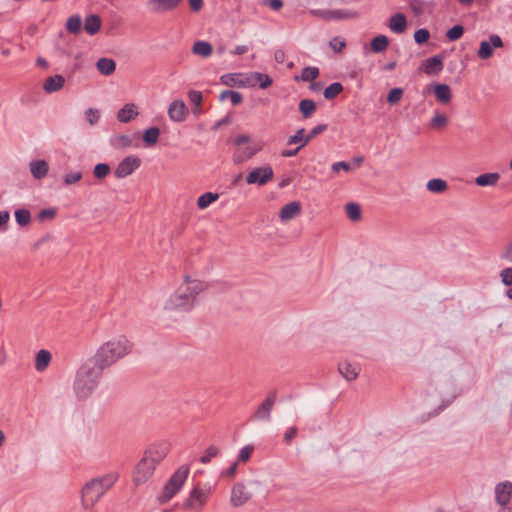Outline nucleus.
<instances>
[{"mask_svg": "<svg viewBox=\"0 0 512 512\" xmlns=\"http://www.w3.org/2000/svg\"><path fill=\"white\" fill-rule=\"evenodd\" d=\"M500 178L498 173H484L476 177L475 183L478 186H494Z\"/></svg>", "mask_w": 512, "mask_h": 512, "instance_id": "2f4dec72", "label": "nucleus"}, {"mask_svg": "<svg viewBox=\"0 0 512 512\" xmlns=\"http://www.w3.org/2000/svg\"><path fill=\"white\" fill-rule=\"evenodd\" d=\"M338 371L346 380L352 381L358 377L360 368L357 365L343 361L339 363Z\"/></svg>", "mask_w": 512, "mask_h": 512, "instance_id": "aec40b11", "label": "nucleus"}, {"mask_svg": "<svg viewBox=\"0 0 512 512\" xmlns=\"http://www.w3.org/2000/svg\"><path fill=\"white\" fill-rule=\"evenodd\" d=\"M274 171L270 165L254 168L246 176L248 184L263 186L273 179Z\"/></svg>", "mask_w": 512, "mask_h": 512, "instance_id": "0eeeda50", "label": "nucleus"}, {"mask_svg": "<svg viewBox=\"0 0 512 512\" xmlns=\"http://www.w3.org/2000/svg\"><path fill=\"white\" fill-rule=\"evenodd\" d=\"M316 110V104L311 99H302L299 103V111L301 112L302 116L307 119L311 117V115Z\"/></svg>", "mask_w": 512, "mask_h": 512, "instance_id": "c9c22d12", "label": "nucleus"}, {"mask_svg": "<svg viewBox=\"0 0 512 512\" xmlns=\"http://www.w3.org/2000/svg\"><path fill=\"white\" fill-rule=\"evenodd\" d=\"M332 171L339 172L340 170H344L346 172L351 170V165L345 161H339L332 164Z\"/></svg>", "mask_w": 512, "mask_h": 512, "instance_id": "e2e57ef3", "label": "nucleus"}, {"mask_svg": "<svg viewBox=\"0 0 512 512\" xmlns=\"http://www.w3.org/2000/svg\"><path fill=\"white\" fill-rule=\"evenodd\" d=\"M86 120L90 125H96L100 119V114L97 109L89 108L85 111Z\"/></svg>", "mask_w": 512, "mask_h": 512, "instance_id": "8fccbe9b", "label": "nucleus"}, {"mask_svg": "<svg viewBox=\"0 0 512 512\" xmlns=\"http://www.w3.org/2000/svg\"><path fill=\"white\" fill-rule=\"evenodd\" d=\"M96 67L101 74L109 76L115 72L116 62L111 58L103 57L97 61Z\"/></svg>", "mask_w": 512, "mask_h": 512, "instance_id": "bb28decb", "label": "nucleus"}, {"mask_svg": "<svg viewBox=\"0 0 512 512\" xmlns=\"http://www.w3.org/2000/svg\"><path fill=\"white\" fill-rule=\"evenodd\" d=\"M346 214L352 221H357L361 218V208L357 203L350 202L345 206Z\"/></svg>", "mask_w": 512, "mask_h": 512, "instance_id": "a19ab883", "label": "nucleus"}, {"mask_svg": "<svg viewBox=\"0 0 512 512\" xmlns=\"http://www.w3.org/2000/svg\"><path fill=\"white\" fill-rule=\"evenodd\" d=\"M104 370L93 357L78 369L74 381V391L78 398H86L94 391Z\"/></svg>", "mask_w": 512, "mask_h": 512, "instance_id": "f03ea898", "label": "nucleus"}, {"mask_svg": "<svg viewBox=\"0 0 512 512\" xmlns=\"http://www.w3.org/2000/svg\"><path fill=\"white\" fill-rule=\"evenodd\" d=\"M423 71L427 75H438L443 70V57L441 55H434L426 59L423 64Z\"/></svg>", "mask_w": 512, "mask_h": 512, "instance_id": "f3484780", "label": "nucleus"}, {"mask_svg": "<svg viewBox=\"0 0 512 512\" xmlns=\"http://www.w3.org/2000/svg\"><path fill=\"white\" fill-rule=\"evenodd\" d=\"M463 33H464L463 26L460 24H457V25H454L452 28H450L446 32V37L449 41H456L462 37Z\"/></svg>", "mask_w": 512, "mask_h": 512, "instance_id": "a18cd8bd", "label": "nucleus"}, {"mask_svg": "<svg viewBox=\"0 0 512 512\" xmlns=\"http://www.w3.org/2000/svg\"><path fill=\"white\" fill-rule=\"evenodd\" d=\"M238 462H234L228 469L221 472V476L234 478L237 472Z\"/></svg>", "mask_w": 512, "mask_h": 512, "instance_id": "0e129e2a", "label": "nucleus"}, {"mask_svg": "<svg viewBox=\"0 0 512 512\" xmlns=\"http://www.w3.org/2000/svg\"><path fill=\"white\" fill-rule=\"evenodd\" d=\"M207 498L208 492L199 487H194L183 502V508L186 510L199 511L205 505Z\"/></svg>", "mask_w": 512, "mask_h": 512, "instance_id": "6e6552de", "label": "nucleus"}, {"mask_svg": "<svg viewBox=\"0 0 512 512\" xmlns=\"http://www.w3.org/2000/svg\"><path fill=\"white\" fill-rule=\"evenodd\" d=\"M167 453L168 445L165 443L148 448L133 472L134 483L136 485L144 484L153 475L156 466L166 457Z\"/></svg>", "mask_w": 512, "mask_h": 512, "instance_id": "20e7f679", "label": "nucleus"}, {"mask_svg": "<svg viewBox=\"0 0 512 512\" xmlns=\"http://www.w3.org/2000/svg\"><path fill=\"white\" fill-rule=\"evenodd\" d=\"M407 27L406 16L403 13H396L390 18L389 28L396 34H401Z\"/></svg>", "mask_w": 512, "mask_h": 512, "instance_id": "5701e85b", "label": "nucleus"}, {"mask_svg": "<svg viewBox=\"0 0 512 512\" xmlns=\"http://www.w3.org/2000/svg\"><path fill=\"white\" fill-rule=\"evenodd\" d=\"M219 199V194L214 192H206L200 195L197 199V206L199 209H206L213 202Z\"/></svg>", "mask_w": 512, "mask_h": 512, "instance_id": "72a5a7b5", "label": "nucleus"}, {"mask_svg": "<svg viewBox=\"0 0 512 512\" xmlns=\"http://www.w3.org/2000/svg\"><path fill=\"white\" fill-rule=\"evenodd\" d=\"M500 258L512 263V240L505 246Z\"/></svg>", "mask_w": 512, "mask_h": 512, "instance_id": "680f3d73", "label": "nucleus"}, {"mask_svg": "<svg viewBox=\"0 0 512 512\" xmlns=\"http://www.w3.org/2000/svg\"><path fill=\"white\" fill-rule=\"evenodd\" d=\"M260 148L254 146H247L234 154V162L237 164L243 163L252 158Z\"/></svg>", "mask_w": 512, "mask_h": 512, "instance_id": "7c9ffc66", "label": "nucleus"}, {"mask_svg": "<svg viewBox=\"0 0 512 512\" xmlns=\"http://www.w3.org/2000/svg\"><path fill=\"white\" fill-rule=\"evenodd\" d=\"M218 454L219 449L216 446L211 445L205 450L204 454L201 456L200 462L203 464H208L212 460V458L216 457Z\"/></svg>", "mask_w": 512, "mask_h": 512, "instance_id": "49530a36", "label": "nucleus"}, {"mask_svg": "<svg viewBox=\"0 0 512 512\" xmlns=\"http://www.w3.org/2000/svg\"><path fill=\"white\" fill-rule=\"evenodd\" d=\"M494 493L495 502L504 509L508 508L507 505L512 499V482H499L495 486Z\"/></svg>", "mask_w": 512, "mask_h": 512, "instance_id": "9b49d317", "label": "nucleus"}, {"mask_svg": "<svg viewBox=\"0 0 512 512\" xmlns=\"http://www.w3.org/2000/svg\"><path fill=\"white\" fill-rule=\"evenodd\" d=\"M110 166L106 163H98L93 169V174L97 179H104L110 173Z\"/></svg>", "mask_w": 512, "mask_h": 512, "instance_id": "c03bdc74", "label": "nucleus"}, {"mask_svg": "<svg viewBox=\"0 0 512 512\" xmlns=\"http://www.w3.org/2000/svg\"><path fill=\"white\" fill-rule=\"evenodd\" d=\"M190 8L193 12H198L203 7V0H188Z\"/></svg>", "mask_w": 512, "mask_h": 512, "instance_id": "774afa93", "label": "nucleus"}, {"mask_svg": "<svg viewBox=\"0 0 512 512\" xmlns=\"http://www.w3.org/2000/svg\"><path fill=\"white\" fill-rule=\"evenodd\" d=\"M426 188L428 191L432 193H443L447 190L448 184L445 180L440 178H433L429 180L426 184Z\"/></svg>", "mask_w": 512, "mask_h": 512, "instance_id": "473e14b6", "label": "nucleus"}, {"mask_svg": "<svg viewBox=\"0 0 512 512\" xmlns=\"http://www.w3.org/2000/svg\"><path fill=\"white\" fill-rule=\"evenodd\" d=\"M343 85L340 82H334L327 86L323 92L326 100H332L343 91Z\"/></svg>", "mask_w": 512, "mask_h": 512, "instance_id": "4c0bfd02", "label": "nucleus"}, {"mask_svg": "<svg viewBox=\"0 0 512 512\" xmlns=\"http://www.w3.org/2000/svg\"><path fill=\"white\" fill-rule=\"evenodd\" d=\"M304 132H305L304 128L298 129L294 135L289 137L287 144L288 145L297 144V143L301 144L305 139Z\"/></svg>", "mask_w": 512, "mask_h": 512, "instance_id": "5fc2aeb1", "label": "nucleus"}, {"mask_svg": "<svg viewBox=\"0 0 512 512\" xmlns=\"http://www.w3.org/2000/svg\"><path fill=\"white\" fill-rule=\"evenodd\" d=\"M433 88L436 100L441 104H447L452 99L451 88L447 84L435 83L430 85Z\"/></svg>", "mask_w": 512, "mask_h": 512, "instance_id": "a211bd4d", "label": "nucleus"}, {"mask_svg": "<svg viewBox=\"0 0 512 512\" xmlns=\"http://www.w3.org/2000/svg\"><path fill=\"white\" fill-rule=\"evenodd\" d=\"M207 289V284L180 285L166 300L164 309L172 312H189L197 304L198 295Z\"/></svg>", "mask_w": 512, "mask_h": 512, "instance_id": "7ed1b4c3", "label": "nucleus"}, {"mask_svg": "<svg viewBox=\"0 0 512 512\" xmlns=\"http://www.w3.org/2000/svg\"><path fill=\"white\" fill-rule=\"evenodd\" d=\"M500 277L505 286H512V267H507L501 270Z\"/></svg>", "mask_w": 512, "mask_h": 512, "instance_id": "864d4df0", "label": "nucleus"}, {"mask_svg": "<svg viewBox=\"0 0 512 512\" xmlns=\"http://www.w3.org/2000/svg\"><path fill=\"white\" fill-rule=\"evenodd\" d=\"M448 122L447 117L444 114L436 113V115L431 119L430 125L434 128L444 127Z\"/></svg>", "mask_w": 512, "mask_h": 512, "instance_id": "3c124183", "label": "nucleus"}, {"mask_svg": "<svg viewBox=\"0 0 512 512\" xmlns=\"http://www.w3.org/2000/svg\"><path fill=\"white\" fill-rule=\"evenodd\" d=\"M160 136V129L156 126L149 127L143 132L142 140L146 147H152L157 144Z\"/></svg>", "mask_w": 512, "mask_h": 512, "instance_id": "c85d7f7f", "label": "nucleus"}, {"mask_svg": "<svg viewBox=\"0 0 512 512\" xmlns=\"http://www.w3.org/2000/svg\"><path fill=\"white\" fill-rule=\"evenodd\" d=\"M503 45V41L499 35L491 34L489 41H482L480 43L477 56L483 60L489 59L493 55V48H502Z\"/></svg>", "mask_w": 512, "mask_h": 512, "instance_id": "f8f14e48", "label": "nucleus"}, {"mask_svg": "<svg viewBox=\"0 0 512 512\" xmlns=\"http://www.w3.org/2000/svg\"><path fill=\"white\" fill-rule=\"evenodd\" d=\"M328 128L327 124H319L315 126L310 132L305 136L304 141L301 143V146H306L314 137L323 133Z\"/></svg>", "mask_w": 512, "mask_h": 512, "instance_id": "79ce46f5", "label": "nucleus"}, {"mask_svg": "<svg viewBox=\"0 0 512 512\" xmlns=\"http://www.w3.org/2000/svg\"><path fill=\"white\" fill-rule=\"evenodd\" d=\"M133 343L124 335H120L103 343L93 358L101 367L107 369L132 352Z\"/></svg>", "mask_w": 512, "mask_h": 512, "instance_id": "f257e3e1", "label": "nucleus"}, {"mask_svg": "<svg viewBox=\"0 0 512 512\" xmlns=\"http://www.w3.org/2000/svg\"><path fill=\"white\" fill-rule=\"evenodd\" d=\"M329 46L335 52H341L342 49L346 46V42L344 40L339 39L338 37H335L329 42Z\"/></svg>", "mask_w": 512, "mask_h": 512, "instance_id": "bf43d9fd", "label": "nucleus"}, {"mask_svg": "<svg viewBox=\"0 0 512 512\" xmlns=\"http://www.w3.org/2000/svg\"><path fill=\"white\" fill-rule=\"evenodd\" d=\"M388 45H389V39L385 35H378V36L374 37L370 43L371 50L374 53H380V52L386 50Z\"/></svg>", "mask_w": 512, "mask_h": 512, "instance_id": "f704fd0d", "label": "nucleus"}, {"mask_svg": "<svg viewBox=\"0 0 512 512\" xmlns=\"http://www.w3.org/2000/svg\"><path fill=\"white\" fill-rule=\"evenodd\" d=\"M220 81L223 85L229 87H252V80L250 79V73H227L220 77Z\"/></svg>", "mask_w": 512, "mask_h": 512, "instance_id": "ddd939ff", "label": "nucleus"}, {"mask_svg": "<svg viewBox=\"0 0 512 512\" xmlns=\"http://www.w3.org/2000/svg\"><path fill=\"white\" fill-rule=\"evenodd\" d=\"M133 137L129 136V135H125V134H122V135H119L117 137V141L123 146V147H130L132 146L133 144Z\"/></svg>", "mask_w": 512, "mask_h": 512, "instance_id": "69168bd1", "label": "nucleus"}, {"mask_svg": "<svg viewBox=\"0 0 512 512\" xmlns=\"http://www.w3.org/2000/svg\"><path fill=\"white\" fill-rule=\"evenodd\" d=\"M51 353L48 350L41 349L36 353L35 368L38 372H43L47 369L51 362Z\"/></svg>", "mask_w": 512, "mask_h": 512, "instance_id": "a878e982", "label": "nucleus"}, {"mask_svg": "<svg viewBox=\"0 0 512 512\" xmlns=\"http://www.w3.org/2000/svg\"><path fill=\"white\" fill-rule=\"evenodd\" d=\"M251 496L246 486L242 482H237L232 487L230 503L233 507H240L246 504Z\"/></svg>", "mask_w": 512, "mask_h": 512, "instance_id": "4468645a", "label": "nucleus"}, {"mask_svg": "<svg viewBox=\"0 0 512 512\" xmlns=\"http://www.w3.org/2000/svg\"><path fill=\"white\" fill-rule=\"evenodd\" d=\"M141 165V160L136 156L125 157L114 170L116 178L122 179L131 175Z\"/></svg>", "mask_w": 512, "mask_h": 512, "instance_id": "1a4fd4ad", "label": "nucleus"}, {"mask_svg": "<svg viewBox=\"0 0 512 512\" xmlns=\"http://www.w3.org/2000/svg\"><path fill=\"white\" fill-rule=\"evenodd\" d=\"M189 467L188 466H180L173 475L169 478L167 483L163 488L162 494L159 496L158 500L161 504L167 503L171 500L183 487L188 475H189Z\"/></svg>", "mask_w": 512, "mask_h": 512, "instance_id": "423d86ee", "label": "nucleus"}, {"mask_svg": "<svg viewBox=\"0 0 512 512\" xmlns=\"http://www.w3.org/2000/svg\"><path fill=\"white\" fill-rule=\"evenodd\" d=\"M297 432H298L297 427H295V426L289 427L284 433V442L287 445H290L291 441L296 437Z\"/></svg>", "mask_w": 512, "mask_h": 512, "instance_id": "052dcab7", "label": "nucleus"}, {"mask_svg": "<svg viewBox=\"0 0 512 512\" xmlns=\"http://www.w3.org/2000/svg\"><path fill=\"white\" fill-rule=\"evenodd\" d=\"M14 215H15V220L19 226H22V227L26 226L31 221V213L29 210H27L25 208L17 209L15 211Z\"/></svg>", "mask_w": 512, "mask_h": 512, "instance_id": "ea45409f", "label": "nucleus"}, {"mask_svg": "<svg viewBox=\"0 0 512 512\" xmlns=\"http://www.w3.org/2000/svg\"><path fill=\"white\" fill-rule=\"evenodd\" d=\"M82 179V173L81 172H73V173H69V174H66L64 176V183L65 185H72L78 181H80Z\"/></svg>", "mask_w": 512, "mask_h": 512, "instance_id": "4d7b16f0", "label": "nucleus"}, {"mask_svg": "<svg viewBox=\"0 0 512 512\" xmlns=\"http://www.w3.org/2000/svg\"><path fill=\"white\" fill-rule=\"evenodd\" d=\"M116 477L106 475L101 478L92 479L82 489V504L85 508H91L114 484Z\"/></svg>", "mask_w": 512, "mask_h": 512, "instance_id": "39448f33", "label": "nucleus"}, {"mask_svg": "<svg viewBox=\"0 0 512 512\" xmlns=\"http://www.w3.org/2000/svg\"><path fill=\"white\" fill-rule=\"evenodd\" d=\"M253 451H254L253 445L244 446L239 452L238 461L247 462L251 458Z\"/></svg>", "mask_w": 512, "mask_h": 512, "instance_id": "603ef678", "label": "nucleus"}, {"mask_svg": "<svg viewBox=\"0 0 512 512\" xmlns=\"http://www.w3.org/2000/svg\"><path fill=\"white\" fill-rule=\"evenodd\" d=\"M65 83V78L62 75H54L48 77L43 85V89L47 93H53L59 91Z\"/></svg>", "mask_w": 512, "mask_h": 512, "instance_id": "4be33fe9", "label": "nucleus"}, {"mask_svg": "<svg viewBox=\"0 0 512 512\" xmlns=\"http://www.w3.org/2000/svg\"><path fill=\"white\" fill-rule=\"evenodd\" d=\"M192 52L195 55H199L203 58H208L213 53V47L207 41L198 40L193 44Z\"/></svg>", "mask_w": 512, "mask_h": 512, "instance_id": "cd10ccee", "label": "nucleus"}, {"mask_svg": "<svg viewBox=\"0 0 512 512\" xmlns=\"http://www.w3.org/2000/svg\"><path fill=\"white\" fill-rule=\"evenodd\" d=\"M301 212V204L298 201L290 202L284 205L279 213L282 221H289L299 215Z\"/></svg>", "mask_w": 512, "mask_h": 512, "instance_id": "6ab92c4d", "label": "nucleus"}, {"mask_svg": "<svg viewBox=\"0 0 512 512\" xmlns=\"http://www.w3.org/2000/svg\"><path fill=\"white\" fill-rule=\"evenodd\" d=\"M319 76V69L317 67H305L301 73V80L310 82L315 80Z\"/></svg>", "mask_w": 512, "mask_h": 512, "instance_id": "37998d69", "label": "nucleus"}, {"mask_svg": "<svg viewBox=\"0 0 512 512\" xmlns=\"http://www.w3.org/2000/svg\"><path fill=\"white\" fill-rule=\"evenodd\" d=\"M304 146H301V144L295 148V149H292V150H283L281 152V156L282 157H285V158H289V157H294L298 154V152L303 148Z\"/></svg>", "mask_w": 512, "mask_h": 512, "instance_id": "338daca9", "label": "nucleus"}, {"mask_svg": "<svg viewBox=\"0 0 512 512\" xmlns=\"http://www.w3.org/2000/svg\"><path fill=\"white\" fill-rule=\"evenodd\" d=\"M430 38V32L425 28H420L414 33V41L421 45L426 43Z\"/></svg>", "mask_w": 512, "mask_h": 512, "instance_id": "de8ad7c7", "label": "nucleus"}, {"mask_svg": "<svg viewBox=\"0 0 512 512\" xmlns=\"http://www.w3.org/2000/svg\"><path fill=\"white\" fill-rule=\"evenodd\" d=\"M188 109L182 100H174L168 108V116L174 122H183Z\"/></svg>", "mask_w": 512, "mask_h": 512, "instance_id": "dca6fc26", "label": "nucleus"}, {"mask_svg": "<svg viewBox=\"0 0 512 512\" xmlns=\"http://www.w3.org/2000/svg\"><path fill=\"white\" fill-rule=\"evenodd\" d=\"M188 98H189V101L191 102V104H193L194 106H197V107L201 106L203 96L200 91H196V90L189 91Z\"/></svg>", "mask_w": 512, "mask_h": 512, "instance_id": "6e6d98bb", "label": "nucleus"}, {"mask_svg": "<svg viewBox=\"0 0 512 512\" xmlns=\"http://www.w3.org/2000/svg\"><path fill=\"white\" fill-rule=\"evenodd\" d=\"M182 0H148L147 4L153 13L162 14L176 10Z\"/></svg>", "mask_w": 512, "mask_h": 512, "instance_id": "2eb2a0df", "label": "nucleus"}, {"mask_svg": "<svg viewBox=\"0 0 512 512\" xmlns=\"http://www.w3.org/2000/svg\"><path fill=\"white\" fill-rule=\"evenodd\" d=\"M29 166L31 174L38 180L44 178L49 170L48 163L45 160H33Z\"/></svg>", "mask_w": 512, "mask_h": 512, "instance_id": "b1692460", "label": "nucleus"}, {"mask_svg": "<svg viewBox=\"0 0 512 512\" xmlns=\"http://www.w3.org/2000/svg\"><path fill=\"white\" fill-rule=\"evenodd\" d=\"M82 28V20L79 15H72L66 22V29L72 34H79Z\"/></svg>", "mask_w": 512, "mask_h": 512, "instance_id": "e433bc0d", "label": "nucleus"}, {"mask_svg": "<svg viewBox=\"0 0 512 512\" xmlns=\"http://www.w3.org/2000/svg\"><path fill=\"white\" fill-rule=\"evenodd\" d=\"M403 95V89L402 88H393L389 91L387 95V102L389 104H396L400 101Z\"/></svg>", "mask_w": 512, "mask_h": 512, "instance_id": "09e8293b", "label": "nucleus"}, {"mask_svg": "<svg viewBox=\"0 0 512 512\" xmlns=\"http://www.w3.org/2000/svg\"><path fill=\"white\" fill-rule=\"evenodd\" d=\"M101 18L96 14L88 15L84 21V29L89 35H95L101 28Z\"/></svg>", "mask_w": 512, "mask_h": 512, "instance_id": "393cba45", "label": "nucleus"}, {"mask_svg": "<svg viewBox=\"0 0 512 512\" xmlns=\"http://www.w3.org/2000/svg\"><path fill=\"white\" fill-rule=\"evenodd\" d=\"M252 87L258 85L261 89H266L272 85V79L269 75L260 72H250Z\"/></svg>", "mask_w": 512, "mask_h": 512, "instance_id": "c756f323", "label": "nucleus"}, {"mask_svg": "<svg viewBox=\"0 0 512 512\" xmlns=\"http://www.w3.org/2000/svg\"><path fill=\"white\" fill-rule=\"evenodd\" d=\"M137 115V106L134 103H127L118 111L117 119L121 123H128Z\"/></svg>", "mask_w": 512, "mask_h": 512, "instance_id": "412c9836", "label": "nucleus"}, {"mask_svg": "<svg viewBox=\"0 0 512 512\" xmlns=\"http://www.w3.org/2000/svg\"><path fill=\"white\" fill-rule=\"evenodd\" d=\"M227 98H229L231 100V103L234 106L239 105L243 101L242 94L237 92V91H233V90H224V91L221 92V94L219 96V99L221 101H223V100H225Z\"/></svg>", "mask_w": 512, "mask_h": 512, "instance_id": "58836bf2", "label": "nucleus"}, {"mask_svg": "<svg viewBox=\"0 0 512 512\" xmlns=\"http://www.w3.org/2000/svg\"><path fill=\"white\" fill-rule=\"evenodd\" d=\"M55 216H56V209H54V208L42 209L38 213V219L40 221H45L47 219H53Z\"/></svg>", "mask_w": 512, "mask_h": 512, "instance_id": "13d9d810", "label": "nucleus"}, {"mask_svg": "<svg viewBox=\"0 0 512 512\" xmlns=\"http://www.w3.org/2000/svg\"><path fill=\"white\" fill-rule=\"evenodd\" d=\"M276 397V391L269 392L264 401L257 407L253 418L256 420L270 421L271 411L275 405Z\"/></svg>", "mask_w": 512, "mask_h": 512, "instance_id": "9d476101", "label": "nucleus"}]
</instances>
